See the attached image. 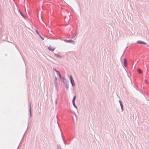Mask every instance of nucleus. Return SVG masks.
Here are the masks:
<instances>
[{
  "mask_svg": "<svg viewBox=\"0 0 149 149\" xmlns=\"http://www.w3.org/2000/svg\"><path fill=\"white\" fill-rule=\"evenodd\" d=\"M70 78L71 83L73 86H74L75 85V84L74 80L73 79L72 77V75L70 76Z\"/></svg>",
  "mask_w": 149,
  "mask_h": 149,
  "instance_id": "f257e3e1",
  "label": "nucleus"
},
{
  "mask_svg": "<svg viewBox=\"0 0 149 149\" xmlns=\"http://www.w3.org/2000/svg\"><path fill=\"white\" fill-rule=\"evenodd\" d=\"M48 48L49 50L53 51L55 49L51 46H49L48 47Z\"/></svg>",
  "mask_w": 149,
  "mask_h": 149,
  "instance_id": "f03ea898",
  "label": "nucleus"
},
{
  "mask_svg": "<svg viewBox=\"0 0 149 149\" xmlns=\"http://www.w3.org/2000/svg\"><path fill=\"white\" fill-rule=\"evenodd\" d=\"M137 43L138 44H146V43L142 42L140 41H138L137 42Z\"/></svg>",
  "mask_w": 149,
  "mask_h": 149,
  "instance_id": "7ed1b4c3",
  "label": "nucleus"
},
{
  "mask_svg": "<svg viewBox=\"0 0 149 149\" xmlns=\"http://www.w3.org/2000/svg\"><path fill=\"white\" fill-rule=\"evenodd\" d=\"M138 72L140 74L142 73V71L140 69H138Z\"/></svg>",
  "mask_w": 149,
  "mask_h": 149,
  "instance_id": "20e7f679",
  "label": "nucleus"
},
{
  "mask_svg": "<svg viewBox=\"0 0 149 149\" xmlns=\"http://www.w3.org/2000/svg\"><path fill=\"white\" fill-rule=\"evenodd\" d=\"M124 65H125L127 63V61L125 59H124Z\"/></svg>",
  "mask_w": 149,
  "mask_h": 149,
  "instance_id": "39448f33",
  "label": "nucleus"
},
{
  "mask_svg": "<svg viewBox=\"0 0 149 149\" xmlns=\"http://www.w3.org/2000/svg\"><path fill=\"white\" fill-rule=\"evenodd\" d=\"M76 98V96H74L72 100V103H74V102Z\"/></svg>",
  "mask_w": 149,
  "mask_h": 149,
  "instance_id": "423d86ee",
  "label": "nucleus"
},
{
  "mask_svg": "<svg viewBox=\"0 0 149 149\" xmlns=\"http://www.w3.org/2000/svg\"><path fill=\"white\" fill-rule=\"evenodd\" d=\"M67 42H74L73 41H72V40H67Z\"/></svg>",
  "mask_w": 149,
  "mask_h": 149,
  "instance_id": "0eeeda50",
  "label": "nucleus"
},
{
  "mask_svg": "<svg viewBox=\"0 0 149 149\" xmlns=\"http://www.w3.org/2000/svg\"><path fill=\"white\" fill-rule=\"evenodd\" d=\"M145 82L147 84H148V81L147 80H145Z\"/></svg>",
  "mask_w": 149,
  "mask_h": 149,
  "instance_id": "6e6552de",
  "label": "nucleus"
},
{
  "mask_svg": "<svg viewBox=\"0 0 149 149\" xmlns=\"http://www.w3.org/2000/svg\"><path fill=\"white\" fill-rule=\"evenodd\" d=\"M60 78H61V74H60V73L58 74Z\"/></svg>",
  "mask_w": 149,
  "mask_h": 149,
  "instance_id": "1a4fd4ad",
  "label": "nucleus"
},
{
  "mask_svg": "<svg viewBox=\"0 0 149 149\" xmlns=\"http://www.w3.org/2000/svg\"><path fill=\"white\" fill-rule=\"evenodd\" d=\"M73 104L74 105V106L75 107H76V106H75V103H74H74H73Z\"/></svg>",
  "mask_w": 149,
  "mask_h": 149,
  "instance_id": "9d476101",
  "label": "nucleus"
},
{
  "mask_svg": "<svg viewBox=\"0 0 149 149\" xmlns=\"http://www.w3.org/2000/svg\"><path fill=\"white\" fill-rule=\"evenodd\" d=\"M55 71L56 72H57L58 74L59 73V72L57 71V70H55Z\"/></svg>",
  "mask_w": 149,
  "mask_h": 149,
  "instance_id": "9b49d317",
  "label": "nucleus"
},
{
  "mask_svg": "<svg viewBox=\"0 0 149 149\" xmlns=\"http://www.w3.org/2000/svg\"><path fill=\"white\" fill-rule=\"evenodd\" d=\"M120 105H121V108H122H122H123V106H122V104H120Z\"/></svg>",
  "mask_w": 149,
  "mask_h": 149,
  "instance_id": "f8f14e48",
  "label": "nucleus"
},
{
  "mask_svg": "<svg viewBox=\"0 0 149 149\" xmlns=\"http://www.w3.org/2000/svg\"><path fill=\"white\" fill-rule=\"evenodd\" d=\"M30 112H31V107H30Z\"/></svg>",
  "mask_w": 149,
  "mask_h": 149,
  "instance_id": "ddd939ff",
  "label": "nucleus"
},
{
  "mask_svg": "<svg viewBox=\"0 0 149 149\" xmlns=\"http://www.w3.org/2000/svg\"><path fill=\"white\" fill-rule=\"evenodd\" d=\"M41 38H42V40H43V39H44V38H43L41 37Z\"/></svg>",
  "mask_w": 149,
  "mask_h": 149,
  "instance_id": "4468645a",
  "label": "nucleus"
}]
</instances>
